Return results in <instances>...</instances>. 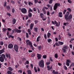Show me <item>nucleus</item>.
<instances>
[{
  "label": "nucleus",
  "mask_w": 74,
  "mask_h": 74,
  "mask_svg": "<svg viewBox=\"0 0 74 74\" xmlns=\"http://www.w3.org/2000/svg\"><path fill=\"white\" fill-rule=\"evenodd\" d=\"M54 23L56 25V26L58 27L60 26V22H58V23L56 21H54Z\"/></svg>",
  "instance_id": "nucleus-10"
},
{
  "label": "nucleus",
  "mask_w": 74,
  "mask_h": 74,
  "mask_svg": "<svg viewBox=\"0 0 74 74\" xmlns=\"http://www.w3.org/2000/svg\"><path fill=\"white\" fill-rule=\"evenodd\" d=\"M33 12V10L31 9L30 8H29L28 10V12Z\"/></svg>",
  "instance_id": "nucleus-32"
},
{
  "label": "nucleus",
  "mask_w": 74,
  "mask_h": 74,
  "mask_svg": "<svg viewBox=\"0 0 74 74\" xmlns=\"http://www.w3.org/2000/svg\"><path fill=\"white\" fill-rule=\"evenodd\" d=\"M55 57L56 58H58V54H57V53H56L55 54Z\"/></svg>",
  "instance_id": "nucleus-42"
},
{
  "label": "nucleus",
  "mask_w": 74,
  "mask_h": 74,
  "mask_svg": "<svg viewBox=\"0 0 74 74\" xmlns=\"http://www.w3.org/2000/svg\"><path fill=\"white\" fill-rule=\"evenodd\" d=\"M52 73H53V74H59L58 72L57 71L55 72V70H53V71Z\"/></svg>",
  "instance_id": "nucleus-21"
},
{
  "label": "nucleus",
  "mask_w": 74,
  "mask_h": 74,
  "mask_svg": "<svg viewBox=\"0 0 74 74\" xmlns=\"http://www.w3.org/2000/svg\"><path fill=\"white\" fill-rule=\"evenodd\" d=\"M28 4L29 5H32L33 3H32V2H29Z\"/></svg>",
  "instance_id": "nucleus-47"
},
{
  "label": "nucleus",
  "mask_w": 74,
  "mask_h": 74,
  "mask_svg": "<svg viewBox=\"0 0 74 74\" xmlns=\"http://www.w3.org/2000/svg\"><path fill=\"white\" fill-rule=\"evenodd\" d=\"M44 37L45 39H46L47 38V35H46V34H45L44 35Z\"/></svg>",
  "instance_id": "nucleus-49"
},
{
  "label": "nucleus",
  "mask_w": 74,
  "mask_h": 74,
  "mask_svg": "<svg viewBox=\"0 0 74 74\" xmlns=\"http://www.w3.org/2000/svg\"><path fill=\"white\" fill-rule=\"evenodd\" d=\"M47 36L48 38H50V37H51V34L49 32L47 33Z\"/></svg>",
  "instance_id": "nucleus-20"
},
{
  "label": "nucleus",
  "mask_w": 74,
  "mask_h": 74,
  "mask_svg": "<svg viewBox=\"0 0 74 74\" xmlns=\"http://www.w3.org/2000/svg\"><path fill=\"white\" fill-rule=\"evenodd\" d=\"M26 34L27 38H28L29 37V34H28V33H26Z\"/></svg>",
  "instance_id": "nucleus-40"
},
{
  "label": "nucleus",
  "mask_w": 74,
  "mask_h": 74,
  "mask_svg": "<svg viewBox=\"0 0 74 74\" xmlns=\"http://www.w3.org/2000/svg\"><path fill=\"white\" fill-rule=\"evenodd\" d=\"M7 30H8V31H10V30H11L12 29L10 28H8Z\"/></svg>",
  "instance_id": "nucleus-60"
},
{
  "label": "nucleus",
  "mask_w": 74,
  "mask_h": 74,
  "mask_svg": "<svg viewBox=\"0 0 74 74\" xmlns=\"http://www.w3.org/2000/svg\"><path fill=\"white\" fill-rule=\"evenodd\" d=\"M34 31L36 32H37V30L38 29V28L37 27H35L34 28Z\"/></svg>",
  "instance_id": "nucleus-26"
},
{
  "label": "nucleus",
  "mask_w": 74,
  "mask_h": 74,
  "mask_svg": "<svg viewBox=\"0 0 74 74\" xmlns=\"http://www.w3.org/2000/svg\"><path fill=\"white\" fill-rule=\"evenodd\" d=\"M26 42L27 45H28H28H30L31 47L32 48V51H33V50H34V49L33 47V45H32V42L30 41V40H26Z\"/></svg>",
  "instance_id": "nucleus-2"
},
{
  "label": "nucleus",
  "mask_w": 74,
  "mask_h": 74,
  "mask_svg": "<svg viewBox=\"0 0 74 74\" xmlns=\"http://www.w3.org/2000/svg\"><path fill=\"white\" fill-rule=\"evenodd\" d=\"M26 64H29V61H26V62L25 63V64H26Z\"/></svg>",
  "instance_id": "nucleus-53"
},
{
  "label": "nucleus",
  "mask_w": 74,
  "mask_h": 74,
  "mask_svg": "<svg viewBox=\"0 0 74 74\" xmlns=\"http://www.w3.org/2000/svg\"><path fill=\"white\" fill-rule=\"evenodd\" d=\"M14 31L12 30L11 31L10 34H14Z\"/></svg>",
  "instance_id": "nucleus-36"
},
{
  "label": "nucleus",
  "mask_w": 74,
  "mask_h": 74,
  "mask_svg": "<svg viewBox=\"0 0 74 74\" xmlns=\"http://www.w3.org/2000/svg\"><path fill=\"white\" fill-rule=\"evenodd\" d=\"M16 19L15 18H13L12 19V22H13V24H15V23H16Z\"/></svg>",
  "instance_id": "nucleus-22"
},
{
  "label": "nucleus",
  "mask_w": 74,
  "mask_h": 74,
  "mask_svg": "<svg viewBox=\"0 0 74 74\" xmlns=\"http://www.w3.org/2000/svg\"><path fill=\"white\" fill-rule=\"evenodd\" d=\"M6 8H7V10H10V6L8 5L6 7Z\"/></svg>",
  "instance_id": "nucleus-29"
},
{
  "label": "nucleus",
  "mask_w": 74,
  "mask_h": 74,
  "mask_svg": "<svg viewBox=\"0 0 74 74\" xmlns=\"http://www.w3.org/2000/svg\"><path fill=\"white\" fill-rule=\"evenodd\" d=\"M28 74H32V72L30 70H28L27 71Z\"/></svg>",
  "instance_id": "nucleus-30"
},
{
  "label": "nucleus",
  "mask_w": 74,
  "mask_h": 74,
  "mask_svg": "<svg viewBox=\"0 0 74 74\" xmlns=\"http://www.w3.org/2000/svg\"><path fill=\"white\" fill-rule=\"evenodd\" d=\"M43 58L44 59H46L47 58V56L46 55H44L43 56Z\"/></svg>",
  "instance_id": "nucleus-45"
},
{
  "label": "nucleus",
  "mask_w": 74,
  "mask_h": 74,
  "mask_svg": "<svg viewBox=\"0 0 74 74\" xmlns=\"http://www.w3.org/2000/svg\"><path fill=\"white\" fill-rule=\"evenodd\" d=\"M28 16L29 17H32V14L31 12H28Z\"/></svg>",
  "instance_id": "nucleus-25"
},
{
  "label": "nucleus",
  "mask_w": 74,
  "mask_h": 74,
  "mask_svg": "<svg viewBox=\"0 0 74 74\" xmlns=\"http://www.w3.org/2000/svg\"><path fill=\"white\" fill-rule=\"evenodd\" d=\"M44 14H43L42 13H41L40 14V16L41 18H44V16H44Z\"/></svg>",
  "instance_id": "nucleus-23"
},
{
  "label": "nucleus",
  "mask_w": 74,
  "mask_h": 74,
  "mask_svg": "<svg viewBox=\"0 0 74 74\" xmlns=\"http://www.w3.org/2000/svg\"><path fill=\"white\" fill-rule=\"evenodd\" d=\"M34 70L35 72H37V70L36 69V67H34Z\"/></svg>",
  "instance_id": "nucleus-46"
},
{
  "label": "nucleus",
  "mask_w": 74,
  "mask_h": 74,
  "mask_svg": "<svg viewBox=\"0 0 74 74\" xmlns=\"http://www.w3.org/2000/svg\"><path fill=\"white\" fill-rule=\"evenodd\" d=\"M7 73L8 74H12V72L10 71H7Z\"/></svg>",
  "instance_id": "nucleus-35"
},
{
  "label": "nucleus",
  "mask_w": 74,
  "mask_h": 74,
  "mask_svg": "<svg viewBox=\"0 0 74 74\" xmlns=\"http://www.w3.org/2000/svg\"><path fill=\"white\" fill-rule=\"evenodd\" d=\"M64 68L65 70H67V67H66V66H64Z\"/></svg>",
  "instance_id": "nucleus-50"
},
{
  "label": "nucleus",
  "mask_w": 74,
  "mask_h": 74,
  "mask_svg": "<svg viewBox=\"0 0 74 74\" xmlns=\"http://www.w3.org/2000/svg\"><path fill=\"white\" fill-rule=\"evenodd\" d=\"M49 60H50V61L52 62H53V60H52V57H50L49 58Z\"/></svg>",
  "instance_id": "nucleus-44"
},
{
  "label": "nucleus",
  "mask_w": 74,
  "mask_h": 74,
  "mask_svg": "<svg viewBox=\"0 0 74 74\" xmlns=\"http://www.w3.org/2000/svg\"><path fill=\"white\" fill-rule=\"evenodd\" d=\"M5 56L7 58H9V59H11V56H10V54H7L6 53L5 54Z\"/></svg>",
  "instance_id": "nucleus-19"
},
{
  "label": "nucleus",
  "mask_w": 74,
  "mask_h": 74,
  "mask_svg": "<svg viewBox=\"0 0 74 74\" xmlns=\"http://www.w3.org/2000/svg\"><path fill=\"white\" fill-rule=\"evenodd\" d=\"M39 66L40 67H44V60H40L39 61L38 63Z\"/></svg>",
  "instance_id": "nucleus-1"
},
{
  "label": "nucleus",
  "mask_w": 74,
  "mask_h": 74,
  "mask_svg": "<svg viewBox=\"0 0 74 74\" xmlns=\"http://www.w3.org/2000/svg\"><path fill=\"white\" fill-rule=\"evenodd\" d=\"M69 47L68 46L66 45L63 46L62 48V49L63 52L65 53L66 52V50L68 49Z\"/></svg>",
  "instance_id": "nucleus-3"
},
{
  "label": "nucleus",
  "mask_w": 74,
  "mask_h": 74,
  "mask_svg": "<svg viewBox=\"0 0 74 74\" xmlns=\"http://www.w3.org/2000/svg\"><path fill=\"white\" fill-rule=\"evenodd\" d=\"M3 52V50H0V55H1V53H2Z\"/></svg>",
  "instance_id": "nucleus-55"
},
{
  "label": "nucleus",
  "mask_w": 74,
  "mask_h": 74,
  "mask_svg": "<svg viewBox=\"0 0 74 74\" xmlns=\"http://www.w3.org/2000/svg\"><path fill=\"white\" fill-rule=\"evenodd\" d=\"M18 71L19 73H20L21 74H22V70H19Z\"/></svg>",
  "instance_id": "nucleus-39"
},
{
  "label": "nucleus",
  "mask_w": 74,
  "mask_h": 74,
  "mask_svg": "<svg viewBox=\"0 0 74 74\" xmlns=\"http://www.w3.org/2000/svg\"><path fill=\"white\" fill-rule=\"evenodd\" d=\"M58 43L59 44L61 45H63V44H64V42H62L58 41Z\"/></svg>",
  "instance_id": "nucleus-24"
},
{
  "label": "nucleus",
  "mask_w": 74,
  "mask_h": 74,
  "mask_svg": "<svg viewBox=\"0 0 74 74\" xmlns=\"http://www.w3.org/2000/svg\"><path fill=\"white\" fill-rule=\"evenodd\" d=\"M41 39V36H38L37 38L36 39V42H38V41H40V39Z\"/></svg>",
  "instance_id": "nucleus-16"
},
{
  "label": "nucleus",
  "mask_w": 74,
  "mask_h": 74,
  "mask_svg": "<svg viewBox=\"0 0 74 74\" xmlns=\"http://www.w3.org/2000/svg\"><path fill=\"white\" fill-rule=\"evenodd\" d=\"M18 40H20V41H22V39L21 38H19V37L18 38Z\"/></svg>",
  "instance_id": "nucleus-52"
},
{
  "label": "nucleus",
  "mask_w": 74,
  "mask_h": 74,
  "mask_svg": "<svg viewBox=\"0 0 74 74\" xmlns=\"http://www.w3.org/2000/svg\"><path fill=\"white\" fill-rule=\"evenodd\" d=\"M55 45L56 46H59V44L57 42H56L55 43Z\"/></svg>",
  "instance_id": "nucleus-43"
},
{
  "label": "nucleus",
  "mask_w": 74,
  "mask_h": 74,
  "mask_svg": "<svg viewBox=\"0 0 74 74\" xmlns=\"http://www.w3.org/2000/svg\"><path fill=\"white\" fill-rule=\"evenodd\" d=\"M69 14H70V12H66V14H65L64 16L65 18L66 17H68V16H69Z\"/></svg>",
  "instance_id": "nucleus-15"
},
{
  "label": "nucleus",
  "mask_w": 74,
  "mask_h": 74,
  "mask_svg": "<svg viewBox=\"0 0 74 74\" xmlns=\"http://www.w3.org/2000/svg\"><path fill=\"white\" fill-rule=\"evenodd\" d=\"M68 1L69 3H71L72 2V1L70 0H68Z\"/></svg>",
  "instance_id": "nucleus-51"
},
{
  "label": "nucleus",
  "mask_w": 74,
  "mask_h": 74,
  "mask_svg": "<svg viewBox=\"0 0 74 74\" xmlns=\"http://www.w3.org/2000/svg\"><path fill=\"white\" fill-rule=\"evenodd\" d=\"M3 32H5V31H6V30H7V29L6 28H3Z\"/></svg>",
  "instance_id": "nucleus-54"
},
{
  "label": "nucleus",
  "mask_w": 74,
  "mask_h": 74,
  "mask_svg": "<svg viewBox=\"0 0 74 74\" xmlns=\"http://www.w3.org/2000/svg\"><path fill=\"white\" fill-rule=\"evenodd\" d=\"M11 3H12V4H14V1H13L12 0V1H11Z\"/></svg>",
  "instance_id": "nucleus-63"
},
{
  "label": "nucleus",
  "mask_w": 74,
  "mask_h": 74,
  "mask_svg": "<svg viewBox=\"0 0 74 74\" xmlns=\"http://www.w3.org/2000/svg\"><path fill=\"white\" fill-rule=\"evenodd\" d=\"M47 68L48 69V70H51V69H52V66H51L50 67V66H49V65H48L47 66Z\"/></svg>",
  "instance_id": "nucleus-17"
},
{
  "label": "nucleus",
  "mask_w": 74,
  "mask_h": 74,
  "mask_svg": "<svg viewBox=\"0 0 74 74\" xmlns=\"http://www.w3.org/2000/svg\"><path fill=\"white\" fill-rule=\"evenodd\" d=\"M8 37L9 38H10V37H11L12 38H14V36L11 35H8Z\"/></svg>",
  "instance_id": "nucleus-28"
},
{
  "label": "nucleus",
  "mask_w": 74,
  "mask_h": 74,
  "mask_svg": "<svg viewBox=\"0 0 74 74\" xmlns=\"http://www.w3.org/2000/svg\"><path fill=\"white\" fill-rule=\"evenodd\" d=\"M67 35L69 36H72V35L71 34H70L69 33H68Z\"/></svg>",
  "instance_id": "nucleus-62"
},
{
  "label": "nucleus",
  "mask_w": 74,
  "mask_h": 74,
  "mask_svg": "<svg viewBox=\"0 0 74 74\" xmlns=\"http://www.w3.org/2000/svg\"><path fill=\"white\" fill-rule=\"evenodd\" d=\"M60 5V3H56L55 5L54 6V10H56L57 8H58V7H59Z\"/></svg>",
  "instance_id": "nucleus-5"
},
{
  "label": "nucleus",
  "mask_w": 74,
  "mask_h": 74,
  "mask_svg": "<svg viewBox=\"0 0 74 74\" xmlns=\"http://www.w3.org/2000/svg\"><path fill=\"white\" fill-rule=\"evenodd\" d=\"M33 26H34V24L33 23L31 24L30 25V29L31 30H32V29H33Z\"/></svg>",
  "instance_id": "nucleus-18"
},
{
  "label": "nucleus",
  "mask_w": 74,
  "mask_h": 74,
  "mask_svg": "<svg viewBox=\"0 0 74 74\" xmlns=\"http://www.w3.org/2000/svg\"><path fill=\"white\" fill-rule=\"evenodd\" d=\"M71 65L72 67H73L74 66V63H72Z\"/></svg>",
  "instance_id": "nucleus-61"
},
{
  "label": "nucleus",
  "mask_w": 74,
  "mask_h": 74,
  "mask_svg": "<svg viewBox=\"0 0 74 74\" xmlns=\"http://www.w3.org/2000/svg\"><path fill=\"white\" fill-rule=\"evenodd\" d=\"M58 39H59V40H61V37H60V35H59Z\"/></svg>",
  "instance_id": "nucleus-56"
},
{
  "label": "nucleus",
  "mask_w": 74,
  "mask_h": 74,
  "mask_svg": "<svg viewBox=\"0 0 74 74\" xmlns=\"http://www.w3.org/2000/svg\"><path fill=\"white\" fill-rule=\"evenodd\" d=\"M15 29V32L18 33H20L22 32V31L20 29Z\"/></svg>",
  "instance_id": "nucleus-14"
},
{
  "label": "nucleus",
  "mask_w": 74,
  "mask_h": 74,
  "mask_svg": "<svg viewBox=\"0 0 74 74\" xmlns=\"http://www.w3.org/2000/svg\"><path fill=\"white\" fill-rule=\"evenodd\" d=\"M35 55V54L34 53V54H32L31 55V56L32 57H34V56Z\"/></svg>",
  "instance_id": "nucleus-57"
},
{
  "label": "nucleus",
  "mask_w": 74,
  "mask_h": 74,
  "mask_svg": "<svg viewBox=\"0 0 74 74\" xmlns=\"http://www.w3.org/2000/svg\"><path fill=\"white\" fill-rule=\"evenodd\" d=\"M72 17L73 16L70 14L68 17H66L65 18V19L66 21H69V20H70Z\"/></svg>",
  "instance_id": "nucleus-6"
},
{
  "label": "nucleus",
  "mask_w": 74,
  "mask_h": 74,
  "mask_svg": "<svg viewBox=\"0 0 74 74\" xmlns=\"http://www.w3.org/2000/svg\"><path fill=\"white\" fill-rule=\"evenodd\" d=\"M71 62V61L70 60H66V64L67 66H70V63Z\"/></svg>",
  "instance_id": "nucleus-9"
},
{
  "label": "nucleus",
  "mask_w": 74,
  "mask_h": 74,
  "mask_svg": "<svg viewBox=\"0 0 74 74\" xmlns=\"http://www.w3.org/2000/svg\"><path fill=\"white\" fill-rule=\"evenodd\" d=\"M13 47V45H12L11 43H10L8 45V48L10 49H11V48H12Z\"/></svg>",
  "instance_id": "nucleus-11"
},
{
  "label": "nucleus",
  "mask_w": 74,
  "mask_h": 74,
  "mask_svg": "<svg viewBox=\"0 0 74 74\" xmlns=\"http://www.w3.org/2000/svg\"><path fill=\"white\" fill-rule=\"evenodd\" d=\"M67 10L69 12H71V10L70 8H68L67 9Z\"/></svg>",
  "instance_id": "nucleus-41"
},
{
  "label": "nucleus",
  "mask_w": 74,
  "mask_h": 74,
  "mask_svg": "<svg viewBox=\"0 0 74 74\" xmlns=\"http://www.w3.org/2000/svg\"><path fill=\"white\" fill-rule=\"evenodd\" d=\"M7 5V2L5 1L4 2V4L3 5L4 7H5Z\"/></svg>",
  "instance_id": "nucleus-34"
},
{
  "label": "nucleus",
  "mask_w": 74,
  "mask_h": 74,
  "mask_svg": "<svg viewBox=\"0 0 74 74\" xmlns=\"http://www.w3.org/2000/svg\"><path fill=\"white\" fill-rule=\"evenodd\" d=\"M41 46H39L38 47V49H39V50H40V49H41Z\"/></svg>",
  "instance_id": "nucleus-48"
},
{
  "label": "nucleus",
  "mask_w": 74,
  "mask_h": 74,
  "mask_svg": "<svg viewBox=\"0 0 74 74\" xmlns=\"http://www.w3.org/2000/svg\"><path fill=\"white\" fill-rule=\"evenodd\" d=\"M5 58V55L4 54H2L1 56L0 57V61L1 62H3L4 60V58Z\"/></svg>",
  "instance_id": "nucleus-4"
},
{
  "label": "nucleus",
  "mask_w": 74,
  "mask_h": 74,
  "mask_svg": "<svg viewBox=\"0 0 74 74\" xmlns=\"http://www.w3.org/2000/svg\"><path fill=\"white\" fill-rule=\"evenodd\" d=\"M46 64L47 65H49V64H50V62H47L46 63Z\"/></svg>",
  "instance_id": "nucleus-59"
},
{
  "label": "nucleus",
  "mask_w": 74,
  "mask_h": 74,
  "mask_svg": "<svg viewBox=\"0 0 74 74\" xmlns=\"http://www.w3.org/2000/svg\"><path fill=\"white\" fill-rule=\"evenodd\" d=\"M58 16L60 17V18H62L63 16V14H62V12H59L58 13Z\"/></svg>",
  "instance_id": "nucleus-13"
},
{
  "label": "nucleus",
  "mask_w": 74,
  "mask_h": 74,
  "mask_svg": "<svg viewBox=\"0 0 74 74\" xmlns=\"http://www.w3.org/2000/svg\"><path fill=\"white\" fill-rule=\"evenodd\" d=\"M21 11L23 14H26V12H27V10L26 8H21Z\"/></svg>",
  "instance_id": "nucleus-7"
},
{
  "label": "nucleus",
  "mask_w": 74,
  "mask_h": 74,
  "mask_svg": "<svg viewBox=\"0 0 74 74\" xmlns=\"http://www.w3.org/2000/svg\"><path fill=\"white\" fill-rule=\"evenodd\" d=\"M8 69L9 70H10V71H12V70H13L12 68L11 67H8Z\"/></svg>",
  "instance_id": "nucleus-27"
},
{
  "label": "nucleus",
  "mask_w": 74,
  "mask_h": 74,
  "mask_svg": "<svg viewBox=\"0 0 74 74\" xmlns=\"http://www.w3.org/2000/svg\"><path fill=\"white\" fill-rule=\"evenodd\" d=\"M12 13H14L15 12V9L14 8H13L12 9Z\"/></svg>",
  "instance_id": "nucleus-38"
},
{
  "label": "nucleus",
  "mask_w": 74,
  "mask_h": 74,
  "mask_svg": "<svg viewBox=\"0 0 74 74\" xmlns=\"http://www.w3.org/2000/svg\"><path fill=\"white\" fill-rule=\"evenodd\" d=\"M48 42H51V41H52V40L50 39H49L48 40Z\"/></svg>",
  "instance_id": "nucleus-37"
},
{
  "label": "nucleus",
  "mask_w": 74,
  "mask_h": 74,
  "mask_svg": "<svg viewBox=\"0 0 74 74\" xmlns=\"http://www.w3.org/2000/svg\"><path fill=\"white\" fill-rule=\"evenodd\" d=\"M14 48L15 51H16V52H18V48H19V47H18V46L17 45H14Z\"/></svg>",
  "instance_id": "nucleus-8"
},
{
  "label": "nucleus",
  "mask_w": 74,
  "mask_h": 74,
  "mask_svg": "<svg viewBox=\"0 0 74 74\" xmlns=\"http://www.w3.org/2000/svg\"><path fill=\"white\" fill-rule=\"evenodd\" d=\"M47 14L48 15H49V11H48L47 12Z\"/></svg>",
  "instance_id": "nucleus-64"
},
{
  "label": "nucleus",
  "mask_w": 74,
  "mask_h": 74,
  "mask_svg": "<svg viewBox=\"0 0 74 74\" xmlns=\"http://www.w3.org/2000/svg\"><path fill=\"white\" fill-rule=\"evenodd\" d=\"M4 44V42H3L2 41H1L0 42V45H3Z\"/></svg>",
  "instance_id": "nucleus-33"
},
{
  "label": "nucleus",
  "mask_w": 74,
  "mask_h": 74,
  "mask_svg": "<svg viewBox=\"0 0 74 74\" xmlns=\"http://www.w3.org/2000/svg\"><path fill=\"white\" fill-rule=\"evenodd\" d=\"M66 12V10L65 9L64 11H63V14H65Z\"/></svg>",
  "instance_id": "nucleus-58"
},
{
  "label": "nucleus",
  "mask_w": 74,
  "mask_h": 74,
  "mask_svg": "<svg viewBox=\"0 0 74 74\" xmlns=\"http://www.w3.org/2000/svg\"><path fill=\"white\" fill-rule=\"evenodd\" d=\"M37 56L38 59H40L41 58V55L39 54H37Z\"/></svg>",
  "instance_id": "nucleus-12"
},
{
  "label": "nucleus",
  "mask_w": 74,
  "mask_h": 74,
  "mask_svg": "<svg viewBox=\"0 0 74 74\" xmlns=\"http://www.w3.org/2000/svg\"><path fill=\"white\" fill-rule=\"evenodd\" d=\"M43 21H45L46 19H47V17L46 16L43 17L42 18Z\"/></svg>",
  "instance_id": "nucleus-31"
}]
</instances>
